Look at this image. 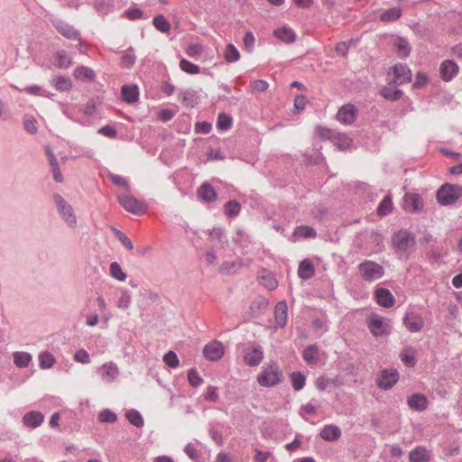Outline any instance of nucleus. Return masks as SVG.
Masks as SVG:
<instances>
[{"mask_svg": "<svg viewBox=\"0 0 462 462\" xmlns=\"http://www.w3.org/2000/svg\"><path fill=\"white\" fill-rule=\"evenodd\" d=\"M283 380V373L276 362H270L262 367L257 375V383L263 387H273Z\"/></svg>", "mask_w": 462, "mask_h": 462, "instance_id": "nucleus-1", "label": "nucleus"}, {"mask_svg": "<svg viewBox=\"0 0 462 462\" xmlns=\"http://www.w3.org/2000/svg\"><path fill=\"white\" fill-rule=\"evenodd\" d=\"M436 197L440 205H452L462 199V186L445 183L438 189Z\"/></svg>", "mask_w": 462, "mask_h": 462, "instance_id": "nucleus-2", "label": "nucleus"}, {"mask_svg": "<svg viewBox=\"0 0 462 462\" xmlns=\"http://www.w3.org/2000/svg\"><path fill=\"white\" fill-rule=\"evenodd\" d=\"M393 243L398 254L408 255L413 251L415 238L407 230H400L393 236Z\"/></svg>", "mask_w": 462, "mask_h": 462, "instance_id": "nucleus-3", "label": "nucleus"}, {"mask_svg": "<svg viewBox=\"0 0 462 462\" xmlns=\"http://www.w3.org/2000/svg\"><path fill=\"white\" fill-rule=\"evenodd\" d=\"M52 199L62 219L69 226L75 227L77 217L73 208L59 193L53 194Z\"/></svg>", "mask_w": 462, "mask_h": 462, "instance_id": "nucleus-4", "label": "nucleus"}, {"mask_svg": "<svg viewBox=\"0 0 462 462\" xmlns=\"http://www.w3.org/2000/svg\"><path fill=\"white\" fill-rule=\"evenodd\" d=\"M358 271L361 277L370 282L382 278L384 274V269L381 264L369 260L361 263Z\"/></svg>", "mask_w": 462, "mask_h": 462, "instance_id": "nucleus-5", "label": "nucleus"}, {"mask_svg": "<svg viewBox=\"0 0 462 462\" xmlns=\"http://www.w3.org/2000/svg\"><path fill=\"white\" fill-rule=\"evenodd\" d=\"M46 17L62 36L71 41L79 40L80 32L72 25L50 14H46Z\"/></svg>", "mask_w": 462, "mask_h": 462, "instance_id": "nucleus-6", "label": "nucleus"}, {"mask_svg": "<svg viewBox=\"0 0 462 462\" xmlns=\"http://www.w3.org/2000/svg\"><path fill=\"white\" fill-rule=\"evenodd\" d=\"M119 204L128 212L134 215H142L146 209L147 206L134 197L128 195H120L117 198Z\"/></svg>", "mask_w": 462, "mask_h": 462, "instance_id": "nucleus-7", "label": "nucleus"}, {"mask_svg": "<svg viewBox=\"0 0 462 462\" xmlns=\"http://www.w3.org/2000/svg\"><path fill=\"white\" fill-rule=\"evenodd\" d=\"M367 327L375 337H386L391 333V326L383 318L374 316L367 321Z\"/></svg>", "mask_w": 462, "mask_h": 462, "instance_id": "nucleus-8", "label": "nucleus"}, {"mask_svg": "<svg viewBox=\"0 0 462 462\" xmlns=\"http://www.w3.org/2000/svg\"><path fill=\"white\" fill-rule=\"evenodd\" d=\"M392 69L394 77L391 80L390 85H402L411 80V71L406 65L398 63Z\"/></svg>", "mask_w": 462, "mask_h": 462, "instance_id": "nucleus-9", "label": "nucleus"}, {"mask_svg": "<svg viewBox=\"0 0 462 462\" xmlns=\"http://www.w3.org/2000/svg\"><path fill=\"white\" fill-rule=\"evenodd\" d=\"M399 380V373L395 369L383 370L376 380V384L383 390H390Z\"/></svg>", "mask_w": 462, "mask_h": 462, "instance_id": "nucleus-10", "label": "nucleus"}, {"mask_svg": "<svg viewBox=\"0 0 462 462\" xmlns=\"http://www.w3.org/2000/svg\"><path fill=\"white\" fill-rule=\"evenodd\" d=\"M403 325L411 333L420 331L424 327L423 318L413 311L408 312L403 318Z\"/></svg>", "mask_w": 462, "mask_h": 462, "instance_id": "nucleus-11", "label": "nucleus"}, {"mask_svg": "<svg viewBox=\"0 0 462 462\" xmlns=\"http://www.w3.org/2000/svg\"><path fill=\"white\" fill-rule=\"evenodd\" d=\"M356 116V107L352 104H346L338 109L337 113V119L342 124L351 125L355 122Z\"/></svg>", "mask_w": 462, "mask_h": 462, "instance_id": "nucleus-12", "label": "nucleus"}, {"mask_svg": "<svg viewBox=\"0 0 462 462\" xmlns=\"http://www.w3.org/2000/svg\"><path fill=\"white\" fill-rule=\"evenodd\" d=\"M203 353L208 360L217 361L224 356V346L217 340L211 341L205 346Z\"/></svg>", "mask_w": 462, "mask_h": 462, "instance_id": "nucleus-13", "label": "nucleus"}, {"mask_svg": "<svg viewBox=\"0 0 462 462\" xmlns=\"http://www.w3.org/2000/svg\"><path fill=\"white\" fill-rule=\"evenodd\" d=\"M263 359V351L261 346H255L248 348L245 352L244 360L249 366L259 365Z\"/></svg>", "mask_w": 462, "mask_h": 462, "instance_id": "nucleus-14", "label": "nucleus"}, {"mask_svg": "<svg viewBox=\"0 0 462 462\" xmlns=\"http://www.w3.org/2000/svg\"><path fill=\"white\" fill-rule=\"evenodd\" d=\"M403 208L409 212H419L423 208V201L419 194L409 193L403 198Z\"/></svg>", "mask_w": 462, "mask_h": 462, "instance_id": "nucleus-15", "label": "nucleus"}, {"mask_svg": "<svg viewBox=\"0 0 462 462\" xmlns=\"http://www.w3.org/2000/svg\"><path fill=\"white\" fill-rule=\"evenodd\" d=\"M440 75L443 80L450 81L458 73V65L452 60H446L439 67Z\"/></svg>", "mask_w": 462, "mask_h": 462, "instance_id": "nucleus-16", "label": "nucleus"}, {"mask_svg": "<svg viewBox=\"0 0 462 462\" xmlns=\"http://www.w3.org/2000/svg\"><path fill=\"white\" fill-rule=\"evenodd\" d=\"M374 296L377 303L382 307L390 308L394 303V297L388 289L377 288Z\"/></svg>", "mask_w": 462, "mask_h": 462, "instance_id": "nucleus-17", "label": "nucleus"}, {"mask_svg": "<svg viewBox=\"0 0 462 462\" xmlns=\"http://www.w3.org/2000/svg\"><path fill=\"white\" fill-rule=\"evenodd\" d=\"M198 196L200 199L207 203L214 202L217 198L216 189L213 188L211 184L208 182H204L198 189Z\"/></svg>", "mask_w": 462, "mask_h": 462, "instance_id": "nucleus-18", "label": "nucleus"}, {"mask_svg": "<svg viewBox=\"0 0 462 462\" xmlns=\"http://www.w3.org/2000/svg\"><path fill=\"white\" fill-rule=\"evenodd\" d=\"M44 420V415L36 411H32L25 413L23 417V424L32 429L39 427Z\"/></svg>", "mask_w": 462, "mask_h": 462, "instance_id": "nucleus-19", "label": "nucleus"}, {"mask_svg": "<svg viewBox=\"0 0 462 462\" xmlns=\"http://www.w3.org/2000/svg\"><path fill=\"white\" fill-rule=\"evenodd\" d=\"M410 409L422 411L428 408V400L425 395L421 393H414L408 398L407 401Z\"/></svg>", "mask_w": 462, "mask_h": 462, "instance_id": "nucleus-20", "label": "nucleus"}, {"mask_svg": "<svg viewBox=\"0 0 462 462\" xmlns=\"http://www.w3.org/2000/svg\"><path fill=\"white\" fill-rule=\"evenodd\" d=\"M288 307L285 301H279L274 308V319L280 328L287 323Z\"/></svg>", "mask_w": 462, "mask_h": 462, "instance_id": "nucleus-21", "label": "nucleus"}, {"mask_svg": "<svg viewBox=\"0 0 462 462\" xmlns=\"http://www.w3.org/2000/svg\"><path fill=\"white\" fill-rule=\"evenodd\" d=\"M410 462H429L430 452L423 446H417L409 454Z\"/></svg>", "mask_w": 462, "mask_h": 462, "instance_id": "nucleus-22", "label": "nucleus"}, {"mask_svg": "<svg viewBox=\"0 0 462 462\" xmlns=\"http://www.w3.org/2000/svg\"><path fill=\"white\" fill-rule=\"evenodd\" d=\"M100 371H102L101 377L104 381L107 383H111L119 374L118 367L116 364L109 362L102 365V367L99 368Z\"/></svg>", "mask_w": 462, "mask_h": 462, "instance_id": "nucleus-23", "label": "nucleus"}, {"mask_svg": "<svg viewBox=\"0 0 462 462\" xmlns=\"http://www.w3.org/2000/svg\"><path fill=\"white\" fill-rule=\"evenodd\" d=\"M315 274V268L313 263L309 259H304L300 262L298 269V275L302 280H310Z\"/></svg>", "mask_w": 462, "mask_h": 462, "instance_id": "nucleus-24", "label": "nucleus"}, {"mask_svg": "<svg viewBox=\"0 0 462 462\" xmlns=\"http://www.w3.org/2000/svg\"><path fill=\"white\" fill-rule=\"evenodd\" d=\"M320 437L327 441H335L341 436V430L339 427L330 424L326 425L320 431Z\"/></svg>", "mask_w": 462, "mask_h": 462, "instance_id": "nucleus-25", "label": "nucleus"}, {"mask_svg": "<svg viewBox=\"0 0 462 462\" xmlns=\"http://www.w3.org/2000/svg\"><path fill=\"white\" fill-rule=\"evenodd\" d=\"M393 48L400 58H407L411 53V45L409 42L402 37L396 38L393 42Z\"/></svg>", "mask_w": 462, "mask_h": 462, "instance_id": "nucleus-26", "label": "nucleus"}, {"mask_svg": "<svg viewBox=\"0 0 462 462\" xmlns=\"http://www.w3.org/2000/svg\"><path fill=\"white\" fill-rule=\"evenodd\" d=\"M123 100L128 104L137 101L139 97L138 88L136 86L125 85L121 88Z\"/></svg>", "mask_w": 462, "mask_h": 462, "instance_id": "nucleus-27", "label": "nucleus"}, {"mask_svg": "<svg viewBox=\"0 0 462 462\" xmlns=\"http://www.w3.org/2000/svg\"><path fill=\"white\" fill-rule=\"evenodd\" d=\"M74 77L77 79L82 80V81H92L95 79L96 73L95 71L86 66H80L75 69L74 70Z\"/></svg>", "mask_w": 462, "mask_h": 462, "instance_id": "nucleus-28", "label": "nucleus"}, {"mask_svg": "<svg viewBox=\"0 0 462 462\" xmlns=\"http://www.w3.org/2000/svg\"><path fill=\"white\" fill-rule=\"evenodd\" d=\"M273 34L276 38L286 43L293 42L296 38L294 32L291 28L285 26L274 30Z\"/></svg>", "mask_w": 462, "mask_h": 462, "instance_id": "nucleus-29", "label": "nucleus"}, {"mask_svg": "<svg viewBox=\"0 0 462 462\" xmlns=\"http://www.w3.org/2000/svg\"><path fill=\"white\" fill-rule=\"evenodd\" d=\"M302 357L309 365L316 364L319 358L318 346L316 345L308 346L303 351Z\"/></svg>", "mask_w": 462, "mask_h": 462, "instance_id": "nucleus-30", "label": "nucleus"}, {"mask_svg": "<svg viewBox=\"0 0 462 462\" xmlns=\"http://www.w3.org/2000/svg\"><path fill=\"white\" fill-rule=\"evenodd\" d=\"M181 103L188 107H194L198 104V96L194 90H185L180 93Z\"/></svg>", "mask_w": 462, "mask_h": 462, "instance_id": "nucleus-31", "label": "nucleus"}, {"mask_svg": "<svg viewBox=\"0 0 462 462\" xmlns=\"http://www.w3.org/2000/svg\"><path fill=\"white\" fill-rule=\"evenodd\" d=\"M13 356L15 365L21 368L28 367L32 359L31 354L21 351L14 352Z\"/></svg>", "mask_w": 462, "mask_h": 462, "instance_id": "nucleus-32", "label": "nucleus"}, {"mask_svg": "<svg viewBox=\"0 0 462 462\" xmlns=\"http://www.w3.org/2000/svg\"><path fill=\"white\" fill-rule=\"evenodd\" d=\"M53 64L60 69H67L71 64V59L66 51H58L54 56Z\"/></svg>", "mask_w": 462, "mask_h": 462, "instance_id": "nucleus-33", "label": "nucleus"}, {"mask_svg": "<svg viewBox=\"0 0 462 462\" xmlns=\"http://www.w3.org/2000/svg\"><path fill=\"white\" fill-rule=\"evenodd\" d=\"M381 95L387 100L397 101L402 98L403 92L393 87H383L381 91Z\"/></svg>", "mask_w": 462, "mask_h": 462, "instance_id": "nucleus-34", "label": "nucleus"}, {"mask_svg": "<svg viewBox=\"0 0 462 462\" xmlns=\"http://www.w3.org/2000/svg\"><path fill=\"white\" fill-rule=\"evenodd\" d=\"M402 14V9L399 7H392L385 10L380 16V20L383 23H391L397 21Z\"/></svg>", "mask_w": 462, "mask_h": 462, "instance_id": "nucleus-35", "label": "nucleus"}, {"mask_svg": "<svg viewBox=\"0 0 462 462\" xmlns=\"http://www.w3.org/2000/svg\"><path fill=\"white\" fill-rule=\"evenodd\" d=\"M241 211V205L238 201L233 199L227 201L224 206V212L228 217L238 216Z\"/></svg>", "mask_w": 462, "mask_h": 462, "instance_id": "nucleus-36", "label": "nucleus"}, {"mask_svg": "<svg viewBox=\"0 0 462 462\" xmlns=\"http://www.w3.org/2000/svg\"><path fill=\"white\" fill-rule=\"evenodd\" d=\"M154 27L162 32H169L171 30V23L164 17L163 14H157L152 19Z\"/></svg>", "mask_w": 462, "mask_h": 462, "instance_id": "nucleus-37", "label": "nucleus"}, {"mask_svg": "<svg viewBox=\"0 0 462 462\" xmlns=\"http://www.w3.org/2000/svg\"><path fill=\"white\" fill-rule=\"evenodd\" d=\"M125 417L131 424L137 428H142L144 424L141 413L134 409L127 411L125 413Z\"/></svg>", "mask_w": 462, "mask_h": 462, "instance_id": "nucleus-38", "label": "nucleus"}, {"mask_svg": "<svg viewBox=\"0 0 462 462\" xmlns=\"http://www.w3.org/2000/svg\"><path fill=\"white\" fill-rule=\"evenodd\" d=\"M293 234L294 236H298L304 238H315L317 236L316 230L309 226H297Z\"/></svg>", "mask_w": 462, "mask_h": 462, "instance_id": "nucleus-39", "label": "nucleus"}, {"mask_svg": "<svg viewBox=\"0 0 462 462\" xmlns=\"http://www.w3.org/2000/svg\"><path fill=\"white\" fill-rule=\"evenodd\" d=\"M224 56H225V60L227 62L231 63V62L237 61L240 59V52L234 44L229 43L226 45Z\"/></svg>", "mask_w": 462, "mask_h": 462, "instance_id": "nucleus-40", "label": "nucleus"}, {"mask_svg": "<svg viewBox=\"0 0 462 462\" xmlns=\"http://www.w3.org/2000/svg\"><path fill=\"white\" fill-rule=\"evenodd\" d=\"M393 209V201L391 195L384 197V199L380 202L377 208V214L379 216H386Z\"/></svg>", "mask_w": 462, "mask_h": 462, "instance_id": "nucleus-41", "label": "nucleus"}, {"mask_svg": "<svg viewBox=\"0 0 462 462\" xmlns=\"http://www.w3.org/2000/svg\"><path fill=\"white\" fill-rule=\"evenodd\" d=\"M232 126V117L225 113H221L217 116V127L220 131H227Z\"/></svg>", "mask_w": 462, "mask_h": 462, "instance_id": "nucleus-42", "label": "nucleus"}, {"mask_svg": "<svg viewBox=\"0 0 462 462\" xmlns=\"http://www.w3.org/2000/svg\"><path fill=\"white\" fill-rule=\"evenodd\" d=\"M291 378L292 387L296 392L300 391L304 387L306 378L303 374H301L300 372H293L291 374Z\"/></svg>", "mask_w": 462, "mask_h": 462, "instance_id": "nucleus-43", "label": "nucleus"}, {"mask_svg": "<svg viewBox=\"0 0 462 462\" xmlns=\"http://www.w3.org/2000/svg\"><path fill=\"white\" fill-rule=\"evenodd\" d=\"M40 366L42 369H49L55 364V358L50 352H42L39 356Z\"/></svg>", "mask_w": 462, "mask_h": 462, "instance_id": "nucleus-44", "label": "nucleus"}, {"mask_svg": "<svg viewBox=\"0 0 462 462\" xmlns=\"http://www.w3.org/2000/svg\"><path fill=\"white\" fill-rule=\"evenodd\" d=\"M54 82L55 88L60 91H69L72 88V82L68 77L59 76Z\"/></svg>", "mask_w": 462, "mask_h": 462, "instance_id": "nucleus-45", "label": "nucleus"}, {"mask_svg": "<svg viewBox=\"0 0 462 462\" xmlns=\"http://www.w3.org/2000/svg\"><path fill=\"white\" fill-rule=\"evenodd\" d=\"M402 363L408 367H413L416 365L414 351L411 348H406L401 353Z\"/></svg>", "mask_w": 462, "mask_h": 462, "instance_id": "nucleus-46", "label": "nucleus"}, {"mask_svg": "<svg viewBox=\"0 0 462 462\" xmlns=\"http://www.w3.org/2000/svg\"><path fill=\"white\" fill-rule=\"evenodd\" d=\"M109 272H110V275L113 278H115L120 282H124L126 279V274L122 270L120 264L117 262H113L110 264Z\"/></svg>", "mask_w": 462, "mask_h": 462, "instance_id": "nucleus-47", "label": "nucleus"}, {"mask_svg": "<svg viewBox=\"0 0 462 462\" xmlns=\"http://www.w3.org/2000/svg\"><path fill=\"white\" fill-rule=\"evenodd\" d=\"M132 301L131 293L126 290L120 291V297L116 302V306L119 309L126 310L129 308Z\"/></svg>", "mask_w": 462, "mask_h": 462, "instance_id": "nucleus-48", "label": "nucleus"}, {"mask_svg": "<svg viewBox=\"0 0 462 462\" xmlns=\"http://www.w3.org/2000/svg\"><path fill=\"white\" fill-rule=\"evenodd\" d=\"M315 402H314V400H311L310 402L301 406L300 410V415L303 419L307 420V416L314 415L317 413L318 407Z\"/></svg>", "mask_w": 462, "mask_h": 462, "instance_id": "nucleus-49", "label": "nucleus"}, {"mask_svg": "<svg viewBox=\"0 0 462 462\" xmlns=\"http://www.w3.org/2000/svg\"><path fill=\"white\" fill-rule=\"evenodd\" d=\"M180 68L181 70L191 75L198 74L199 72V67L186 59H182L180 61Z\"/></svg>", "mask_w": 462, "mask_h": 462, "instance_id": "nucleus-50", "label": "nucleus"}, {"mask_svg": "<svg viewBox=\"0 0 462 462\" xmlns=\"http://www.w3.org/2000/svg\"><path fill=\"white\" fill-rule=\"evenodd\" d=\"M116 414L108 409L101 411L98 414V420L100 422L113 423L116 422Z\"/></svg>", "mask_w": 462, "mask_h": 462, "instance_id": "nucleus-51", "label": "nucleus"}, {"mask_svg": "<svg viewBox=\"0 0 462 462\" xmlns=\"http://www.w3.org/2000/svg\"><path fill=\"white\" fill-rule=\"evenodd\" d=\"M163 362L171 368L179 366L180 361L175 352L169 351L163 356Z\"/></svg>", "mask_w": 462, "mask_h": 462, "instance_id": "nucleus-52", "label": "nucleus"}, {"mask_svg": "<svg viewBox=\"0 0 462 462\" xmlns=\"http://www.w3.org/2000/svg\"><path fill=\"white\" fill-rule=\"evenodd\" d=\"M188 380H189V384L193 387H198L203 382V379L201 378V376L199 374V373L195 369H190L189 371Z\"/></svg>", "mask_w": 462, "mask_h": 462, "instance_id": "nucleus-53", "label": "nucleus"}, {"mask_svg": "<svg viewBox=\"0 0 462 462\" xmlns=\"http://www.w3.org/2000/svg\"><path fill=\"white\" fill-rule=\"evenodd\" d=\"M22 90L26 92L29 95L49 97V93L46 90L42 89L38 85H33V86L26 87V88H24Z\"/></svg>", "mask_w": 462, "mask_h": 462, "instance_id": "nucleus-54", "label": "nucleus"}, {"mask_svg": "<svg viewBox=\"0 0 462 462\" xmlns=\"http://www.w3.org/2000/svg\"><path fill=\"white\" fill-rule=\"evenodd\" d=\"M219 399L218 393H217V388L213 385H209L207 388L206 393H205V400L211 402H217Z\"/></svg>", "mask_w": 462, "mask_h": 462, "instance_id": "nucleus-55", "label": "nucleus"}, {"mask_svg": "<svg viewBox=\"0 0 462 462\" xmlns=\"http://www.w3.org/2000/svg\"><path fill=\"white\" fill-rule=\"evenodd\" d=\"M211 240H217L219 243H226V238L224 234V230L222 228H214L211 230L210 234Z\"/></svg>", "mask_w": 462, "mask_h": 462, "instance_id": "nucleus-56", "label": "nucleus"}, {"mask_svg": "<svg viewBox=\"0 0 462 462\" xmlns=\"http://www.w3.org/2000/svg\"><path fill=\"white\" fill-rule=\"evenodd\" d=\"M245 48L247 51L252 52L254 47V36L252 32H247L244 37Z\"/></svg>", "mask_w": 462, "mask_h": 462, "instance_id": "nucleus-57", "label": "nucleus"}, {"mask_svg": "<svg viewBox=\"0 0 462 462\" xmlns=\"http://www.w3.org/2000/svg\"><path fill=\"white\" fill-rule=\"evenodd\" d=\"M74 359L81 364H88L90 362L89 355L85 349L78 350L74 355Z\"/></svg>", "mask_w": 462, "mask_h": 462, "instance_id": "nucleus-58", "label": "nucleus"}, {"mask_svg": "<svg viewBox=\"0 0 462 462\" xmlns=\"http://www.w3.org/2000/svg\"><path fill=\"white\" fill-rule=\"evenodd\" d=\"M24 129L31 134H34L38 131L37 121L34 118L26 119L24 121Z\"/></svg>", "mask_w": 462, "mask_h": 462, "instance_id": "nucleus-59", "label": "nucleus"}, {"mask_svg": "<svg viewBox=\"0 0 462 462\" xmlns=\"http://www.w3.org/2000/svg\"><path fill=\"white\" fill-rule=\"evenodd\" d=\"M212 129V125L208 122H199L195 125L196 133L208 134Z\"/></svg>", "mask_w": 462, "mask_h": 462, "instance_id": "nucleus-60", "label": "nucleus"}, {"mask_svg": "<svg viewBox=\"0 0 462 462\" xmlns=\"http://www.w3.org/2000/svg\"><path fill=\"white\" fill-rule=\"evenodd\" d=\"M98 133L109 138H115L117 134L116 128L111 125H105L101 127L98 130Z\"/></svg>", "mask_w": 462, "mask_h": 462, "instance_id": "nucleus-61", "label": "nucleus"}, {"mask_svg": "<svg viewBox=\"0 0 462 462\" xmlns=\"http://www.w3.org/2000/svg\"><path fill=\"white\" fill-rule=\"evenodd\" d=\"M428 82V77L423 72H418L415 77V81L413 83L414 88H421Z\"/></svg>", "mask_w": 462, "mask_h": 462, "instance_id": "nucleus-62", "label": "nucleus"}, {"mask_svg": "<svg viewBox=\"0 0 462 462\" xmlns=\"http://www.w3.org/2000/svg\"><path fill=\"white\" fill-rule=\"evenodd\" d=\"M203 51V47L200 44H190L187 48V54L189 57H195L199 55Z\"/></svg>", "mask_w": 462, "mask_h": 462, "instance_id": "nucleus-63", "label": "nucleus"}, {"mask_svg": "<svg viewBox=\"0 0 462 462\" xmlns=\"http://www.w3.org/2000/svg\"><path fill=\"white\" fill-rule=\"evenodd\" d=\"M307 104V98L305 96L299 95L294 99V107L298 110H303Z\"/></svg>", "mask_w": 462, "mask_h": 462, "instance_id": "nucleus-64", "label": "nucleus"}]
</instances>
